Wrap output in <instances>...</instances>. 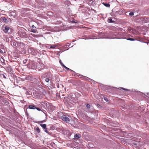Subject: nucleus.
Segmentation results:
<instances>
[{"label": "nucleus", "instance_id": "1", "mask_svg": "<svg viewBox=\"0 0 149 149\" xmlns=\"http://www.w3.org/2000/svg\"><path fill=\"white\" fill-rule=\"evenodd\" d=\"M75 95L74 93H71L68 95V97H64V100L65 102H70L72 101L74 99Z\"/></svg>", "mask_w": 149, "mask_h": 149}, {"label": "nucleus", "instance_id": "2", "mask_svg": "<svg viewBox=\"0 0 149 149\" xmlns=\"http://www.w3.org/2000/svg\"><path fill=\"white\" fill-rule=\"evenodd\" d=\"M8 100L5 97L0 96V102H8Z\"/></svg>", "mask_w": 149, "mask_h": 149}, {"label": "nucleus", "instance_id": "3", "mask_svg": "<svg viewBox=\"0 0 149 149\" xmlns=\"http://www.w3.org/2000/svg\"><path fill=\"white\" fill-rule=\"evenodd\" d=\"M2 29L3 31L6 33L10 29V28L8 26H6L4 27L3 26Z\"/></svg>", "mask_w": 149, "mask_h": 149}, {"label": "nucleus", "instance_id": "4", "mask_svg": "<svg viewBox=\"0 0 149 149\" xmlns=\"http://www.w3.org/2000/svg\"><path fill=\"white\" fill-rule=\"evenodd\" d=\"M61 118L63 120L65 121L66 123H68L70 121V119L69 118L64 115L62 116Z\"/></svg>", "mask_w": 149, "mask_h": 149}, {"label": "nucleus", "instance_id": "5", "mask_svg": "<svg viewBox=\"0 0 149 149\" xmlns=\"http://www.w3.org/2000/svg\"><path fill=\"white\" fill-rule=\"evenodd\" d=\"M0 21L1 22L7 23L8 22L7 19L4 16H2L0 17Z\"/></svg>", "mask_w": 149, "mask_h": 149}, {"label": "nucleus", "instance_id": "6", "mask_svg": "<svg viewBox=\"0 0 149 149\" xmlns=\"http://www.w3.org/2000/svg\"><path fill=\"white\" fill-rule=\"evenodd\" d=\"M28 52L29 53L33 55H35L36 54L35 50L31 48H30L28 50Z\"/></svg>", "mask_w": 149, "mask_h": 149}, {"label": "nucleus", "instance_id": "7", "mask_svg": "<svg viewBox=\"0 0 149 149\" xmlns=\"http://www.w3.org/2000/svg\"><path fill=\"white\" fill-rule=\"evenodd\" d=\"M81 136V135L80 134H77L74 135V138L76 139H79Z\"/></svg>", "mask_w": 149, "mask_h": 149}, {"label": "nucleus", "instance_id": "8", "mask_svg": "<svg viewBox=\"0 0 149 149\" xmlns=\"http://www.w3.org/2000/svg\"><path fill=\"white\" fill-rule=\"evenodd\" d=\"M6 50L3 48H1L0 50V52L1 54H3L5 52Z\"/></svg>", "mask_w": 149, "mask_h": 149}, {"label": "nucleus", "instance_id": "9", "mask_svg": "<svg viewBox=\"0 0 149 149\" xmlns=\"http://www.w3.org/2000/svg\"><path fill=\"white\" fill-rule=\"evenodd\" d=\"M29 107L30 109H35L36 108L35 106L32 105H29Z\"/></svg>", "mask_w": 149, "mask_h": 149}, {"label": "nucleus", "instance_id": "10", "mask_svg": "<svg viewBox=\"0 0 149 149\" xmlns=\"http://www.w3.org/2000/svg\"><path fill=\"white\" fill-rule=\"evenodd\" d=\"M40 125L44 129H46V125L45 124H40Z\"/></svg>", "mask_w": 149, "mask_h": 149}, {"label": "nucleus", "instance_id": "11", "mask_svg": "<svg viewBox=\"0 0 149 149\" xmlns=\"http://www.w3.org/2000/svg\"><path fill=\"white\" fill-rule=\"evenodd\" d=\"M58 46V45H50V48H54L56 47H57Z\"/></svg>", "mask_w": 149, "mask_h": 149}, {"label": "nucleus", "instance_id": "12", "mask_svg": "<svg viewBox=\"0 0 149 149\" xmlns=\"http://www.w3.org/2000/svg\"><path fill=\"white\" fill-rule=\"evenodd\" d=\"M33 78L31 77L28 76L26 77V79L27 80H32Z\"/></svg>", "mask_w": 149, "mask_h": 149}, {"label": "nucleus", "instance_id": "13", "mask_svg": "<svg viewBox=\"0 0 149 149\" xmlns=\"http://www.w3.org/2000/svg\"><path fill=\"white\" fill-rule=\"evenodd\" d=\"M103 99L106 102H108L109 101L108 98L107 97L104 96L103 97Z\"/></svg>", "mask_w": 149, "mask_h": 149}, {"label": "nucleus", "instance_id": "14", "mask_svg": "<svg viewBox=\"0 0 149 149\" xmlns=\"http://www.w3.org/2000/svg\"><path fill=\"white\" fill-rule=\"evenodd\" d=\"M104 6L107 7H109L110 6V5L109 3H103Z\"/></svg>", "mask_w": 149, "mask_h": 149}, {"label": "nucleus", "instance_id": "15", "mask_svg": "<svg viewBox=\"0 0 149 149\" xmlns=\"http://www.w3.org/2000/svg\"><path fill=\"white\" fill-rule=\"evenodd\" d=\"M23 35H22V38H24L25 37H26V33H25V32H24L23 33Z\"/></svg>", "mask_w": 149, "mask_h": 149}, {"label": "nucleus", "instance_id": "16", "mask_svg": "<svg viewBox=\"0 0 149 149\" xmlns=\"http://www.w3.org/2000/svg\"><path fill=\"white\" fill-rule=\"evenodd\" d=\"M36 131L38 133H39L40 132V130L39 128L38 127L36 128Z\"/></svg>", "mask_w": 149, "mask_h": 149}, {"label": "nucleus", "instance_id": "17", "mask_svg": "<svg viewBox=\"0 0 149 149\" xmlns=\"http://www.w3.org/2000/svg\"><path fill=\"white\" fill-rule=\"evenodd\" d=\"M36 31H37L36 30H35L33 29H31V32L34 33H36Z\"/></svg>", "mask_w": 149, "mask_h": 149}, {"label": "nucleus", "instance_id": "18", "mask_svg": "<svg viewBox=\"0 0 149 149\" xmlns=\"http://www.w3.org/2000/svg\"><path fill=\"white\" fill-rule=\"evenodd\" d=\"M127 40H130V41H134L135 40V39L132 38H128L127 39Z\"/></svg>", "mask_w": 149, "mask_h": 149}, {"label": "nucleus", "instance_id": "19", "mask_svg": "<svg viewBox=\"0 0 149 149\" xmlns=\"http://www.w3.org/2000/svg\"><path fill=\"white\" fill-rule=\"evenodd\" d=\"M86 107H87V108H89L90 107V105L86 103Z\"/></svg>", "mask_w": 149, "mask_h": 149}, {"label": "nucleus", "instance_id": "20", "mask_svg": "<svg viewBox=\"0 0 149 149\" xmlns=\"http://www.w3.org/2000/svg\"><path fill=\"white\" fill-rule=\"evenodd\" d=\"M108 22H111L112 23L113 22V21H112V20L111 19H108Z\"/></svg>", "mask_w": 149, "mask_h": 149}, {"label": "nucleus", "instance_id": "21", "mask_svg": "<svg viewBox=\"0 0 149 149\" xmlns=\"http://www.w3.org/2000/svg\"><path fill=\"white\" fill-rule=\"evenodd\" d=\"M27 61H28V60H26V59L24 60L23 61V63H24V64H26V63Z\"/></svg>", "mask_w": 149, "mask_h": 149}, {"label": "nucleus", "instance_id": "22", "mask_svg": "<svg viewBox=\"0 0 149 149\" xmlns=\"http://www.w3.org/2000/svg\"><path fill=\"white\" fill-rule=\"evenodd\" d=\"M45 81L46 82H48L49 81V79L48 78H47L46 79Z\"/></svg>", "mask_w": 149, "mask_h": 149}, {"label": "nucleus", "instance_id": "23", "mask_svg": "<svg viewBox=\"0 0 149 149\" xmlns=\"http://www.w3.org/2000/svg\"><path fill=\"white\" fill-rule=\"evenodd\" d=\"M129 15L130 16H132L134 15V13L133 12H130L129 13Z\"/></svg>", "mask_w": 149, "mask_h": 149}, {"label": "nucleus", "instance_id": "24", "mask_svg": "<svg viewBox=\"0 0 149 149\" xmlns=\"http://www.w3.org/2000/svg\"><path fill=\"white\" fill-rule=\"evenodd\" d=\"M97 106L98 107L100 108H101V106L99 104H97Z\"/></svg>", "mask_w": 149, "mask_h": 149}, {"label": "nucleus", "instance_id": "25", "mask_svg": "<svg viewBox=\"0 0 149 149\" xmlns=\"http://www.w3.org/2000/svg\"><path fill=\"white\" fill-rule=\"evenodd\" d=\"M61 65L63 67H65V65L63 63H61Z\"/></svg>", "mask_w": 149, "mask_h": 149}, {"label": "nucleus", "instance_id": "26", "mask_svg": "<svg viewBox=\"0 0 149 149\" xmlns=\"http://www.w3.org/2000/svg\"><path fill=\"white\" fill-rule=\"evenodd\" d=\"M147 95H144L146 96L147 97H149V93H147Z\"/></svg>", "mask_w": 149, "mask_h": 149}, {"label": "nucleus", "instance_id": "27", "mask_svg": "<svg viewBox=\"0 0 149 149\" xmlns=\"http://www.w3.org/2000/svg\"><path fill=\"white\" fill-rule=\"evenodd\" d=\"M64 68H65L67 70H70V69L69 68H67L65 66V67H64Z\"/></svg>", "mask_w": 149, "mask_h": 149}, {"label": "nucleus", "instance_id": "28", "mask_svg": "<svg viewBox=\"0 0 149 149\" xmlns=\"http://www.w3.org/2000/svg\"><path fill=\"white\" fill-rule=\"evenodd\" d=\"M121 88L125 91H128L129 90L127 89H125L123 88Z\"/></svg>", "mask_w": 149, "mask_h": 149}, {"label": "nucleus", "instance_id": "29", "mask_svg": "<svg viewBox=\"0 0 149 149\" xmlns=\"http://www.w3.org/2000/svg\"><path fill=\"white\" fill-rule=\"evenodd\" d=\"M47 128H46V129H45V130H44V131H45L46 132V133H48V131L47 130Z\"/></svg>", "mask_w": 149, "mask_h": 149}, {"label": "nucleus", "instance_id": "30", "mask_svg": "<svg viewBox=\"0 0 149 149\" xmlns=\"http://www.w3.org/2000/svg\"><path fill=\"white\" fill-rule=\"evenodd\" d=\"M70 45V44L69 43H67L66 45V46H67L68 47H69V46Z\"/></svg>", "mask_w": 149, "mask_h": 149}, {"label": "nucleus", "instance_id": "31", "mask_svg": "<svg viewBox=\"0 0 149 149\" xmlns=\"http://www.w3.org/2000/svg\"><path fill=\"white\" fill-rule=\"evenodd\" d=\"M36 109H37V110H38V111H40L41 110L40 109L38 108L37 107L36 108Z\"/></svg>", "mask_w": 149, "mask_h": 149}, {"label": "nucleus", "instance_id": "32", "mask_svg": "<svg viewBox=\"0 0 149 149\" xmlns=\"http://www.w3.org/2000/svg\"><path fill=\"white\" fill-rule=\"evenodd\" d=\"M50 45H48L47 46H46V47L47 48H50Z\"/></svg>", "mask_w": 149, "mask_h": 149}, {"label": "nucleus", "instance_id": "33", "mask_svg": "<svg viewBox=\"0 0 149 149\" xmlns=\"http://www.w3.org/2000/svg\"><path fill=\"white\" fill-rule=\"evenodd\" d=\"M13 46H15L16 45V43L15 42H13Z\"/></svg>", "mask_w": 149, "mask_h": 149}, {"label": "nucleus", "instance_id": "34", "mask_svg": "<svg viewBox=\"0 0 149 149\" xmlns=\"http://www.w3.org/2000/svg\"><path fill=\"white\" fill-rule=\"evenodd\" d=\"M72 22L73 23H77V22H75V21H72Z\"/></svg>", "mask_w": 149, "mask_h": 149}, {"label": "nucleus", "instance_id": "35", "mask_svg": "<svg viewBox=\"0 0 149 149\" xmlns=\"http://www.w3.org/2000/svg\"><path fill=\"white\" fill-rule=\"evenodd\" d=\"M59 63H60V64L61 63H62V61H61V60H60L59 61Z\"/></svg>", "mask_w": 149, "mask_h": 149}, {"label": "nucleus", "instance_id": "36", "mask_svg": "<svg viewBox=\"0 0 149 149\" xmlns=\"http://www.w3.org/2000/svg\"><path fill=\"white\" fill-rule=\"evenodd\" d=\"M133 144H134V145H136V143H133Z\"/></svg>", "mask_w": 149, "mask_h": 149}, {"label": "nucleus", "instance_id": "37", "mask_svg": "<svg viewBox=\"0 0 149 149\" xmlns=\"http://www.w3.org/2000/svg\"><path fill=\"white\" fill-rule=\"evenodd\" d=\"M34 27H35V26H34V25H32V28H34Z\"/></svg>", "mask_w": 149, "mask_h": 149}]
</instances>
